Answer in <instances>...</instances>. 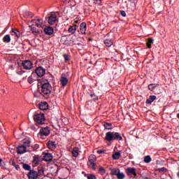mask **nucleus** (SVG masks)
Masks as SVG:
<instances>
[{"label": "nucleus", "instance_id": "f257e3e1", "mask_svg": "<svg viewBox=\"0 0 179 179\" xmlns=\"http://www.w3.org/2000/svg\"><path fill=\"white\" fill-rule=\"evenodd\" d=\"M52 90V87L50 83H42L41 87H38V92L43 97L48 99L50 97V94H51V92Z\"/></svg>", "mask_w": 179, "mask_h": 179}, {"label": "nucleus", "instance_id": "f03ea898", "mask_svg": "<svg viewBox=\"0 0 179 179\" xmlns=\"http://www.w3.org/2000/svg\"><path fill=\"white\" fill-rule=\"evenodd\" d=\"M105 140L108 142H113L114 141H122V136L121 134L115 131H108L106 134Z\"/></svg>", "mask_w": 179, "mask_h": 179}, {"label": "nucleus", "instance_id": "7ed1b4c3", "mask_svg": "<svg viewBox=\"0 0 179 179\" xmlns=\"http://www.w3.org/2000/svg\"><path fill=\"white\" fill-rule=\"evenodd\" d=\"M34 120L36 125H43L45 122V116L38 110L34 115Z\"/></svg>", "mask_w": 179, "mask_h": 179}, {"label": "nucleus", "instance_id": "20e7f679", "mask_svg": "<svg viewBox=\"0 0 179 179\" xmlns=\"http://www.w3.org/2000/svg\"><path fill=\"white\" fill-rule=\"evenodd\" d=\"M29 24L30 27L31 26H36V27L41 29V27H43V26L44 25V21L43 20V19L38 17H36L34 19L29 22Z\"/></svg>", "mask_w": 179, "mask_h": 179}, {"label": "nucleus", "instance_id": "39448f33", "mask_svg": "<svg viewBox=\"0 0 179 179\" xmlns=\"http://www.w3.org/2000/svg\"><path fill=\"white\" fill-rule=\"evenodd\" d=\"M21 65L23 69H26L27 71H30V69L33 68V62L28 59L23 60L21 63Z\"/></svg>", "mask_w": 179, "mask_h": 179}, {"label": "nucleus", "instance_id": "423d86ee", "mask_svg": "<svg viewBox=\"0 0 179 179\" xmlns=\"http://www.w3.org/2000/svg\"><path fill=\"white\" fill-rule=\"evenodd\" d=\"M45 19H48V23L49 24H55V22H57V14L51 13L48 15V17H45Z\"/></svg>", "mask_w": 179, "mask_h": 179}, {"label": "nucleus", "instance_id": "0eeeda50", "mask_svg": "<svg viewBox=\"0 0 179 179\" xmlns=\"http://www.w3.org/2000/svg\"><path fill=\"white\" fill-rule=\"evenodd\" d=\"M51 134V130H50V127H41L39 131V135L41 138H43V136H48Z\"/></svg>", "mask_w": 179, "mask_h": 179}, {"label": "nucleus", "instance_id": "6e6552de", "mask_svg": "<svg viewBox=\"0 0 179 179\" xmlns=\"http://www.w3.org/2000/svg\"><path fill=\"white\" fill-rule=\"evenodd\" d=\"M89 163L90 167L92 169V170H96V162L97 160V158L96 157V155H90L88 158Z\"/></svg>", "mask_w": 179, "mask_h": 179}, {"label": "nucleus", "instance_id": "1a4fd4ad", "mask_svg": "<svg viewBox=\"0 0 179 179\" xmlns=\"http://www.w3.org/2000/svg\"><path fill=\"white\" fill-rule=\"evenodd\" d=\"M35 73H36L37 76L38 78H43L44 75H45V69H44L43 66H38L36 70H35Z\"/></svg>", "mask_w": 179, "mask_h": 179}, {"label": "nucleus", "instance_id": "9d476101", "mask_svg": "<svg viewBox=\"0 0 179 179\" xmlns=\"http://www.w3.org/2000/svg\"><path fill=\"white\" fill-rule=\"evenodd\" d=\"M126 173L129 177L131 178V176H134V178H136L138 177V175L136 174V169L135 168H131L129 167L126 170Z\"/></svg>", "mask_w": 179, "mask_h": 179}, {"label": "nucleus", "instance_id": "9b49d317", "mask_svg": "<svg viewBox=\"0 0 179 179\" xmlns=\"http://www.w3.org/2000/svg\"><path fill=\"white\" fill-rule=\"evenodd\" d=\"M47 146L50 150H55V149H57V143L55 141H49L47 143Z\"/></svg>", "mask_w": 179, "mask_h": 179}, {"label": "nucleus", "instance_id": "f8f14e48", "mask_svg": "<svg viewBox=\"0 0 179 179\" xmlns=\"http://www.w3.org/2000/svg\"><path fill=\"white\" fill-rule=\"evenodd\" d=\"M26 152H27V148L23 145H19L17 148V153H18V155H23L24 153H26Z\"/></svg>", "mask_w": 179, "mask_h": 179}, {"label": "nucleus", "instance_id": "ddd939ff", "mask_svg": "<svg viewBox=\"0 0 179 179\" xmlns=\"http://www.w3.org/2000/svg\"><path fill=\"white\" fill-rule=\"evenodd\" d=\"M28 178L31 179L38 178V173L34 170H31L28 173Z\"/></svg>", "mask_w": 179, "mask_h": 179}, {"label": "nucleus", "instance_id": "4468645a", "mask_svg": "<svg viewBox=\"0 0 179 179\" xmlns=\"http://www.w3.org/2000/svg\"><path fill=\"white\" fill-rule=\"evenodd\" d=\"M43 31L47 36H52V34H54V28L52 27H46L44 28Z\"/></svg>", "mask_w": 179, "mask_h": 179}, {"label": "nucleus", "instance_id": "2eb2a0df", "mask_svg": "<svg viewBox=\"0 0 179 179\" xmlns=\"http://www.w3.org/2000/svg\"><path fill=\"white\" fill-rule=\"evenodd\" d=\"M87 27V24H86V22H82L80 24V31L81 34H86Z\"/></svg>", "mask_w": 179, "mask_h": 179}, {"label": "nucleus", "instance_id": "dca6fc26", "mask_svg": "<svg viewBox=\"0 0 179 179\" xmlns=\"http://www.w3.org/2000/svg\"><path fill=\"white\" fill-rule=\"evenodd\" d=\"M68 82H69V80H68V78L62 76L60 78V85L62 86V87H65L66 85H68Z\"/></svg>", "mask_w": 179, "mask_h": 179}, {"label": "nucleus", "instance_id": "f3484780", "mask_svg": "<svg viewBox=\"0 0 179 179\" xmlns=\"http://www.w3.org/2000/svg\"><path fill=\"white\" fill-rule=\"evenodd\" d=\"M39 109L45 111V110L48 109V103L47 102H41L39 103Z\"/></svg>", "mask_w": 179, "mask_h": 179}, {"label": "nucleus", "instance_id": "a211bd4d", "mask_svg": "<svg viewBox=\"0 0 179 179\" xmlns=\"http://www.w3.org/2000/svg\"><path fill=\"white\" fill-rule=\"evenodd\" d=\"M20 34H22L20 33V31H19L17 29H12V31H11L12 36H15L16 37H17V38H19V37H20Z\"/></svg>", "mask_w": 179, "mask_h": 179}, {"label": "nucleus", "instance_id": "6ab92c4d", "mask_svg": "<svg viewBox=\"0 0 179 179\" xmlns=\"http://www.w3.org/2000/svg\"><path fill=\"white\" fill-rule=\"evenodd\" d=\"M45 162H51L52 160V155L51 153H45L43 156Z\"/></svg>", "mask_w": 179, "mask_h": 179}, {"label": "nucleus", "instance_id": "aec40b11", "mask_svg": "<svg viewBox=\"0 0 179 179\" xmlns=\"http://www.w3.org/2000/svg\"><path fill=\"white\" fill-rule=\"evenodd\" d=\"M157 97L155 95L150 96L149 99H148L145 101L146 104H152L155 100H156Z\"/></svg>", "mask_w": 179, "mask_h": 179}, {"label": "nucleus", "instance_id": "412c9836", "mask_svg": "<svg viewBox=\"0 0 179 179\" xmlns=\"http://www.w3.org/2000/svg\"><path fill=\"white\" fill-rule=\"evenodd\" d=\"M78 29L77 25L70 26L69 28V33H71V34H75L76 29Z\"/></svg>", "mask_w": 179, "mask_h": 179}, {"label": "nucleus", "instance_id": "4be33fe9", "mask_svg": "<svg viewBox=\"0 0 179 179\" xmlns=\"http://www.w3.org/2000/svg\"><path fill=\"white\" fill-rule=\"evenodd\" d=\"M156 87H159V84L152 83V84H150V85H148V89H149V90H150L151 92H155V89H156Z\"/></svg>", "mask_w": 179, "mask_h": 179}, {"label": "nucleus", "instance_id": "5701e85b", "mask_svg": "<svg viewBox=\"0 0 179 179\" xmlns=\"http://www.w3.org/2000/svg\"><path fill=\"white\" fill-rule=\"evenodd\" d=\"M72 155L73 157H78L79 156V148H74L72 150Z\"/></svg>", "mask_w": 179, "mask_h": 179}, {"label": "nucleus", "instance_id": "b1692460", "mask_svg": "<svg viewBox=\"0 0 179 179\" xmlns=\"http://www.w3.org/2000/svg\"><path fill=\"white\" fill-rule=\"evenodd\" d=\"M120 171V169L113 168L110 169V174L112 176H117Z\"/></svg>", "mask_w": 179, "mask_h": 179}, {"label": "nucleus", "instance_id": "393cba45", "mask_svg": "<svg viewBox=\"0 0 179 179\" xmlns=\"http://www.w3.org/2000/svg\"><path fill=\"white\" fill-rule=\"evenodd\" d=\"M104 44L106 47H111V45L113 44V41L112 39H106L104 41Z\"/></svg>", "mask_w": 179, "mask_h": 179}, {"label": "nucleus", "instance_id": "a878e982", "mask_svg": "<svg viewBox=\"0 0 179 179\" xmlns=\"http://www.w3.org/2000/svg\"><path fill=\"white\" fill-rule=\"evenodd\" d=\"M24 17H26L27 19H31V17H33V13L30 12V11H26L24 13Z\"/></svg>", "mask_w": 179, "mask_h": 179}, {"label": "nucleus", "instance_id": "bb28decb", "mask_svg": "<svg viewBox=\"0 0 179 179\" xmlns=\"http://www.w3.org/2000/svg\"><path fill=\"white\" fill-rule=\"evenodd\" d=\"M113 160H118L120 157H121V153L120 152H116L115 154L113 155Z\"/></svg>", "mask_w": 179, "mask_h": 179}, {"label": "nucleus", "instance_id": "cd10ccee", "mask_svg": "<svg viewBox=\"0 0 179 179\" xmlns=\"http://www.w3.org/2000/svg\"><path fill=\"white\" fill-rule=\"evenodd\" d=\"M3 43H10V35L7 34L3 38Z\"/></svg>", "mask_w": 179, "mask_h": 179}, {"label": "nucleus", "instance_id": "c85d7f7f", "mask_svg": "<svg viewBox=\"0 0 179 179\" xmlns=\"http://www.w3.org/2000/svg\"><path fill=\"white\" fill-rule=\"evenodd\" d=\"M103 127L105 128V129H113V124L111 123H108V122H104L103 123Z\"/></svg>", "mask_w": 179, "mask_h": 179}, {"label": "nucleus", "instance_id": "c756f323", "mask_svg": "<svg viewBox=\"0 0 179 179\" xmlns=\"http://www.w3.org/2000/svg\"><path fill=\"white\" fill-rule=\"evenodd\" d=\"M22 168L24 170H26L27 171H31V166L27 164H22Z\"/></svg>", "mask_w": 179, "mask_h": 179}, {"label": "nucleus", "instance_id": "7c9ffc66", "mask_svg": "<svg viewBox=\"0 0 179 179\" xmlns=\"http://www.w3.org/2000/svg\"><path fill=\"white\" fill-rule=\"evenodd\" d=\"M41 160V159L40 158V157L36 156L34 158V164H36V166H38V164H40V161Z\"/></svg>", "mask_w": 179, "mask_h": 179}, {"label": "nucleus", "instance_id": "2f4dec72", "mask_svg": "<svg viewBox=\"0 0 179 179\" xmlns=\"http://www.w3.org/2000/svg\"><path fill=\"white\" fill-rule=\"evenodd\" d=\"M23 145L25 148H30V145H31V142L30 141V140H24V142H23Z\"/></svg>", "mask_w": 179, "mask_h": 179}, {"label": "nucleus", "instance_id": "473e14b6", "mask_svg": "<svg viewBox=\"0 0 179 179\" xmlns=\"http://www.w3.org/2000/svg\"><path fill=\"white\" fill-rule=\"evenodd\" d=\"M153 42H154L153 38H148V41L147 42L148 48H152V44H153Z\"/></svg>", "mask_w": 179, "mask_h": 179}, {"label": "nucleus", "instance_id": "72a5a7b5", "mask_svg": "<svg viewBox=\"0 0 179 179\" xmlns=\"http://www.w3.org/2000/svg\"><path fill=\"white\" fill-rule=\"evenodd\" d=\"M152 162V158L150 155H147L144 157V162L145 163H150Z\"/></svg>", "mask_w": 179, "mask_h": 179}, {"label": "nucleus", "instance_id": "f704fd0d", "mask_svg": "<svg viewBox=\"0 0 179 179\" xmlns=\"http://www.w3.org/2000/svg\"><path fill=\"white\" fill-rule=\"evenodd\" d=\"M117 179H124L125 178V174H124V173H121V171L119 172V173H117Z\"/></svg>", "mask_w": 179, "mask_h": 179}, {"label": "nucleus", "instance_id": "c9c22d12", "mask_svg": "<svg viewBox=\"0 0 179 179\" xmlns=\"http://www.w3.org/2000/svg\"><path fill=\"white\" fill-rule=\"evenodd\" d=\"M85 176L87 177V179H97L94 174H85Z\"/></svg>", "mask_w": 179, "mask_h": 179}, {"label": "nucleus", "instance_id": "e433bc0d", "mask_svg": "<svg viewBox=\"0 0 179 179\" xmlns=\"http://www.w3.org/2000/svg\"><path fill=\"white\" fill-rule=\"evenodd\" d=\"M31 31L33 33V34H38L40 31H38V29L36 27H31Z\"/></svg>", "mask_w": 179, "mask_h": 179}, {"label": "nucleus", "instance_id": "4c0bfd02", "mask_svg": "<svg viewBox=\"0 0 179 179\" xmlns=\"http://www.w3.org/2000/svg\"><path fill=\"white\" fill-rule=\"evenodd\" d=\"M27 82L28 83H29V85H31V83H34V82H36V80H34L33 77L31 76L28 78Z\"/></svg>", "mask_w": 179, "mask_h": 179}, {"label": "nucleus", "instance_id": "58836bf2", "mask_svg": "<svg viewBox=\"0 0 179 179\" xmlns=\"http://www.w3.org/2000/svg\"><path fill=\"white\" fill-rule=\"evenodd\" d=\"M158 171H159V173H166L167 169L162 167L161 169H159Z\"/></svg>", "mask_w": 179, "mask_h": 179}, {"label": "nucleus", "instance_id": "ea45409f", "mask_svg": "<svg viewBox=\"0 0 179 179\" xmlns=\"http://www.w3.org/2000/svg\"><path fill=\"white\" fill-rule=\"evenodd\" d=\"M91 97L93 99V100H99V96L96 95L95 94H91Z\"/></svg>", "mask_w": 179, "mask_h": 179}, {"label": "nucleus", "instance_id": "a19ab883", "mask_svg": "<svg viewBox=\"0 0 179 179\" xmlns=\"http://www.w3.org/2000/svg\"><path fill=\"white\" fill-rule=\"evenodd\" d=\"M63 57H64V61H66V62H68V61H69V55L64 54V55H63Z\"/></svg>", "mask_w": 179, "mask_h": 179}, {"label": "nucleus", "instance_id": "79ce46f5", "mask_svg": "<svg viewBox=\"0 0 179 179\" xmlns=\"http://www.w3.org/2000/svg\"><path fill=\"white\" fill-rule=\"evenodd\" d=\"M94 3H96V5H101V0H94Z\"/></svg>", "mask_w": 179, "mask_h": 179}, {"label": "nucleus", "instance_id": "37998d69", "mask_svg": "<svg viewBox=\"0 0 179 179\" xmlns=\"http://www.w3.org/2000/svg\"><path fill=\"white\" fill-rule=\"evenodd\" d=\"M120 15H122L123 17H125V16H127V13L124 10L120 11Z\"/></svg>", "mask_w": 179, "mask_h": 179}, {"label": "nucleus", "instance_id": "c03bdc74", "mask_svg": "<svg viewBox=\"0 0 179 179\" xmlns=\"http://www.w3.org/2000/svg\"><path fill=\"white\" fill-rule=\"evenodd\" d=\"M96 153H99V155H103V153H104V150H98L96 151Z\"/></svg>", "mask_w": 179, "mask_h": 179}, {"label": "nucleus", "instance_id": "a18cd8bd", "mask_svg": "<svg viewBox=\"0 0 179 179\" xmlns=\"http://www.w3.org/2000/svg\"><path fill=\"white\" fill-rule=\"evenodd\" d=\"M99 171H101V173H106V171L104 170V168H103V166L99 167Z\"/></svg>", "mask_w": 179, "mask_h": 179}, {"label": "nucleus", "instance_id": "49530a36", "mask_svg": "<svg viewBox=\"0 0 179 179\" xmlns=\"http://www.w3.org/2000/svg\"><path fill=\"white\" fill-rule=\"evenodd\" d=\"M14 167H15V169H17V170H19V169H20V166H19V165H14Z\"/></svg>", "mask_w": 179, "mask_h": 179}, {"label": "nucleus", "instance_id": "de8ad7c7", "mask_svg": "<svg viewBox=\"0 0 179 179\" xmlns=\"http://www.w3.org/2000/svg\"><path fill=\"white\" fill-rule=\"evenodd\" d=\"M129 2H135V1H136V0H129Z\"/></svg>", "mask_w": 179, "mask_h": 179}, {"label": "nucleus", "instance_id": "09e8293b", "mask_svg": "<svg viewBox=\"0 0 179 179\" xmlns=\"http://www.w3.org/2000/svg\"><path fill=\"white\" fill-rule=\"evenodd\" d=\"M10 68L11 69H13V65H11V66H10Z\"/></svg>", "mask_w": 179, "mask_h": 179}, {"label": "nucleus", "instance_id": "8fccbe9b", "mask_svg": "<svg viewBox=\"0 0 179 179\" xmlns=\"http://www.w3.org/2000/svg\"><path fill=\"white\" fill-rule=\"evenodd\" d=\"M1 163H2V159H1V157H0V164H1Z\"/></svg>", "mask_w": 179, "mask_h": 179}, {"label": "nucleus", "instance_id": "3c124183", "mask_svg": "<svg viewBox=\"0 0 179 179\" xmlns=\"http://www.w3.org/2000/svg\"><path fill=\"white\" fill-rule=\"evenodd\" d=\"M177 177H178V178H179V171L177 173Z\"/></svg>", "mask_w": 179, "mask_h": 179}, {"label": "nucleus", "instance_id": "603ef678", "mask_svg": "<svg viewBox=\"0 0 179 179\" xmlns=\"http://www.w3.org/2000/svg\"><path fill=\"white\" fill-rule=\"evenodd\" d=\"M17 164H15V162H13V166H16Z\"/></svg>", "mask_w": 179, "mask_h": 179}, {"label": "nucleus", "instance_id": "864d4df0", "mask_svg": "<svg viewBox=\"0 0 179 179\" xmlns=\"http://www.w3.org/2000/svg\"><path fill=\"white\" fill-rule=\"evenodd\" d=\"M62 2H66L67 0H62Z\"/></svg>", "mask_w": 179, "mask_h": 179}, {"label": "nucleus", "instance_id": "5fc2aeb1", "mask_svg": "<svg viewBox=\"0 0 179 179\" xmlns=\"http://www.w3.org/2000/svg\"><path fill=\"white\" fill-rule=\"evenodd\" d=\"M83 174H85V172H83Z\"/></svg>", "mask_w": 179, "mask_h": 179}]
</instances>
